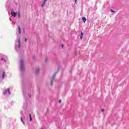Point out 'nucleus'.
Here are the masks:
<instances>
[{
    "mask_svg": "<svg viewBox=\"0 0 129 129\" xmlns=\"http://www.w3.org/2000/svg\"><path fill=\"white\" fill-rule=\"evenodd\" d=\"M110 11L111 12V13H114V11H113V10H112V9H111V10H110Z\"/></svg>",
    "mask_w": 129,
    "mask_h": 129,
    "instance_id": "nucleus-15",
    "label": "nucleus"
},
{
    "mask_svg": "<svg viewBox=\"0 0 129 129\" xmlns=\"http://www.w3.org/2000/svg\"><path fill=\"white\" fill-rule=\"evenodd\" d=\"M56 76V73L54 74V75H53V76L52 77V79L51 80V85H52L53 84V81L54 80V79L55 78V77Z\"/></svg>",
    "mask_w": 129,
    "mask_h": 129,
    "instance_id": "nucleus-4",
    "label": "nucleus"
},
{
    "mask_svg": "<svg viewBox=\"0 0 129 129\" xmlns=\"http://www.w3.org/2000/svg\"><path fill=\"white\" fill-rule=\"evenodd\" d=\"M25 42H27V38H25Z\"/></svg>",
    "mask_w": 129,
    "mask_h": 129,
    "instance_id": "nucleus-21",
    "label": "nucleus"
},
{
    "mask_svg": "<svg viewBox=\"0 0 129 129\" xmlns=\"http://www.w3.org/2000/svg\"><path fill=\"white\" fill-rule=\"evenodd\" d=\"M82 20H83V22H84V23H85V22H86V18H85V17H83Z\"/></svg>",
    "mask_w": 129,
    "mask_h": 129,
    "instance_id": "nucleus-7",
    "label": "nucleus"
},
{
    "mask_svg": "<svg viewBox=\"0 0 129 129\" xmlns=\"http://www.w3.org/2000/svg\"><path fill=\"white\" fill-rule=\"evenodd\" d=\"M104 111V110L103 109H102V112H103Z\"/></svg>",
    "mask_w": 129,
    "mask_h": 129,
    "instance_id": "nucleus-19",
    "label": "nucleus"
},
{
    "mask_svg": "<svg viewBox=\"0 0 129 129\" xmlns=\"http://www.w3.org/2000/svg\"><path fill=\"white\" fill-rule=\"evenodd\" d=\"M29 97H31V96L30 95H29Z\"/></svg>",
    "mask_w": 129,
    "mask_h": 129,
    "instance_id": "nucleus-25",
    "label": "nucleus"
},
{
    "mask_svg": "<svg viewBox=\"0 0 129 129\" xmlns=\"http://www.w3.org/2000/svg\"><path fill=\"white\" fill-rule=\"evenodd\" d=\"M2 60H4V58H2Z\"/></svg>",
    "mask_w": 129,
    "mask_h": 129,
    "instance_id": "nucleus-24",
    "label": "nucleus"
},
{
    "mask_svg": "<svg viewBox=\"0 0 129 129\" xmlns=\"http://www.w3.org/2000/svg\"><path fill=\"white\" fill-rule=\"evenodd\" d=\"M46 5V2H45V1H44L41 5V7H45V5Z\"/></svg>",
    "mask_w": 129,
    "mask_h": 129,
    "instance_id": "nucleus-9",
    "label": "nucleus"
},
{
    "mask_svg": "<svg viewBox=\"0 0 129 129\" xmlns=\"http://www.w3.org/2000/svg\"><path fill=\"white\" fill-rule=\"evenodd\" d=\"M75 4H77V0H75Z\"/></svg>",
    "mask_w": 129,
    "mask_h": 129,
    "instance_id": "nucleus-16",
    "label": "nucleus"
},
{
    "mask_svg": "<svg viewBox=\"0 0 129 129\" xmlns=\"http://www.w3.org/2000/svg\"><path fill=\"white\" fill-rule=\"evenodd\" d=\"M83 33H82V32H81V36H80V39H81V40H82V38H83Z\"/></svg>",
    "mask_w": 129,
    "mask_h": 129,
    "instance_id": "nucleus-8",
    "label": "nucleus"
},
{
    "mask_svg": "<svg viewBox=\"0 0 129 129\" xmlns=\"http://www.w3.org/2000/svg\"><path fill=\"white\" fill-rule=\"evenodd\" d=\"M40 72V69H37V71H36V73H39Z\"/></svg>",
    "mask_w": 129,
    "mask_h": 129,
    "instance_id": "nucleus-12",
    "label": "nucleus"
},
{
    "mask_svg": "<svg viewBox=\"0 0 129 129\" xmlns=\"http://www.w3.org/2000/svg\"><path fill=\"white\" fill-rule=\"evenodd\" d=\"M21 119L22 122H23V123L24 124H25V123L24 122V120H23V118H22V117H21Z\"/></svg>",
    "mask_w": 129,
    "mask_h": 129,
    "instance_id": "nucleus-13",
    "label": "nucleus"
},
{
    "mask_svg": "<svg viewBox=\"0 0 129 129\" xmlns=\"http://www.w3.org/2000/svg\"><path fill=\"white\" fill-rule=\"evenodd\" d=\"M45 62H48L47 58L45 59Z\"/></svg>",
    "mask_w": 129,
    "mask_h": 129,
    "instance_id": "nucleus-18",
    "label": "nucleus"
},
{
    "mask_svg": "<svg viewBox=\"0 0 129 129\" xmlns=\"http://www.w3.org/2000/svg\"><path fill=\"white\" fill-rule=\"evenodd\" d=\"M47 0H44V2H45V3L47 2Z\"/></svg>",
    "mask_w": 129,
    "mask_h": 129,
    "instance_id": "nucleus-22",
    "label": "nucleus"
},
{
    "mask_svg": "<svg viewBox=\"0 0 129 129\" xmlns=\"http://www.w3.org/2000/svg\"><path fill=\"white\" fill-rule=\"evenodd\" d=\"M5 62H6V59H4Z\"/></svg>",
    "mask_w": 129,
    "mask_h": 129,
    "instance_id": "nucleus-26",
    "label": "nucleus"
},
{
    "mask_svg": "<svg viewBox=\"0 0 129 129\" xmlns=\"http://www.w3.org/2000/svg\"><path fill=\"white\" fill-rule=\"evenodd\" d=\"M62 48H64V45L62 44Z\"/></svg>",
    "mask_w": 129,
    "mask_h": 129,
    "instance_id": "nucleus-20",
    "label": "nucleus"
},
{
    "mask_svg": "<svg viewBox=\"0 0 129 129\" xmlns=\"http://www.w3.org/2000/svg\"><path fill=\"white\" fill-rule=\"evenodd\" d=\"M20 71H24V60H21Z\"/></svg>",
    "mask_w": 129,
    "mask_h": 129,
    "instance_id": "nucleus-1",
    "label": "nucleus"
},
{
    "mask_svg": "<svg viewBox=\"0 0 129 129\" xmlns=\"http://www.w3.org/2000/svg\"><path fill=\"white\" fill-rule=\"evenodd\" d=\"M5 76H6V73L5 72H4L2 75V79H4L5 78Z\"/></svg>",
    "mask_w": 129,
    "mask_h": 129,
    "instance_id": "nucleus-6",
    "label": "nucleus"
},
{
    "mask_svg": "<svg viewBox=\"0 0 129 129\" xmlns=\"http://www.w3.org/2000/svg\"><path fill=\"white\" fill-rule=\"evenodd\" d=\"M18 44L19 45L17 46V48L21 47V42L20 41V39H18Z\"/></svg>",
    "mask_w": 129,
    "mask_h": 129,
    "instance_id": "nucleus-5",
    "label": "nucleus"
},
{
    "mask_svg": "<svg viewBox=\"0 0 129 129\" xmlns=\"http://www.w3.org/2000/svg\"><path fill=\"white\" fill-rule=\"evenodd\" d=\"M20 12H18V17L19 18H20Z\"/></svg>",
    "mask_w": 129,
    "mask_h": 129,
    "instance_id": "nucleus-14",
    "label": "nucleus"
},
{
    "mask_svg": "<svg viewBox=\"0 0 129 129\" xmlns=\"http://www.w3.org/2000/svg\"><path fill=\"white\" fill-rule=\"evenodd\" d=\"M29 117H30V121H32V116L31 115V114H29Z\"/></svg>",
    "mask_w": 129,
    "mask_h": 129,
    "instance_id": "nucleus-11",
    "label": "nucleus"
},
{
    "mask_svg": "<svg viewBox=\"0 0 129 129\" xmlns=\"http://www.w3.org/2000/svg\"><path fill=\"white\" fill-rule=\"evenodd\" d=\"M61 100H59L58 101L59 103H61Z\"/></svg>",
    "mask_w": 129,
    "mask_h": 129,
    "instance_id": "nucleus-17",
    "label": "nucleus"
},
{
    "mask_svg": "<svg viewBox=\"0 0 129 129\" xmlns=\"http://www.w3.org/2000/svg\"><path fill=\"white\" fill-rule=\"evenodd\" d=\"M8 92L9 94H11V92L10 91V89H8L7 90H6L4 92V94H7Z\"/></svg>",
    "mask_w": 129,
    "mask_h": 129,
    "instance_id": "nucleus-3",
    "label": "nucleus"
},
{
    "mask_svg": "<svg viewBox=\"0 0 129 129\" xmlns=\"http://www.w3.org/2000/svg\"><path fill=\"white\" fill-rule=\"evenodd\" d=\"M11 15L12 17H14V18L16 17V16H17V13L14 12V10L12 9V11L11 12Z\"/></svg>",
    "mask_w": 129,
    "mask_h": 129,
    "instance_id": "nucleus-2",
    "label": "nucleus"
},
{
    "mask_svg": "<svg viewBox=\"0 0 129 129\" xmlns=\"http://www.w3.org/2000/svg\"><path fill=\"white\" fill-rule=\"evenodd\" d=\"M10 21H12V18L9 19Z\"/></svg>",
    "mask_w": 129,
    "mask_h": 129,
    "instance_id": "nucleus-23",
    "label": "nucleus"
},
{
    "mask_svg": "<svg viewBox=\"0 0 129 129\" xmlns=\"http://www.w3.org/2000/svg\"><path fill=\"white\" fill-rule=\"evenodd\" d=\"M18 30L19 34H21V27H20V26H18Z\"/></svg>",
    "mask_w": 129,
    "mask_h": 129,
    "instance_id": "nucleus-10",
    "label": "nucleus"
}]
</instances>
